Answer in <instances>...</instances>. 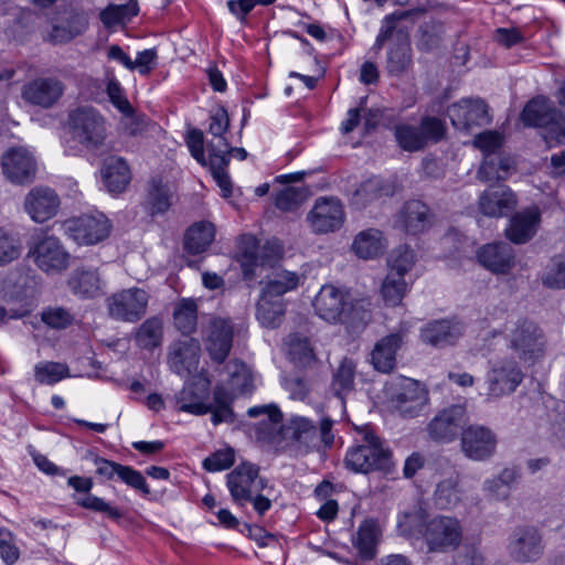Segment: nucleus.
I'll return each instance as SVG.
<instances>
[{"label": "nucleus", "mask_w": 565, "mask_h": 565, "mask_svg": "<svg viewBox=\"0 0 565 565\" xmlns=\"http://www.w3.org/2000/svg\"><path fill=\"white\" fill-rule=\"evenodd\" d=\"M190 392L191 390L186 388L181 393L179 398L180 412L190 413L193 415H204L211 413V419L214 425L234 422V413L231 407L232 397L223 387H216L213 391V403L211 404H205L202 401L188 403V394Z\"/></svg>", "instance_id": "f8f14e48"}, {"label": "nucleus", "mask_w": 565, "mask_h": 565, "mask_svg": "<svg viewBox=\"0 0 565 565\" xmlns=\"http://www.w3.org/2000/svg\"><path fill=\"white\" fill-rule=\"evenodd\" d=\"M1 167L6 178L14 184H26L35 178L36 161L23 147H14L6 151L2 154Z\"/></svg>", "instance_id": "6ab92c4d"}, {"label": "nucleus", "mask_w": 565, "mask_h": 565, "mask_svg": "<svg viewBox=\"0 0 565 565\" xmlns=\"http://www.w3.org/2000/svg\"><path fill=\"white\" fill-rule=\"evenodd\" d=\"M424 539L430 552L455 550L461 543L462 526L456 518L436 516L426 523Z\"/></svg>", "instance_id": "9d476101"}, {"label": "nucleus", "mask_w": 565, "mask_h": 565, "mask_svg": "<svg viewBox=\"0 0 565 565\" xmlns=\"http://www.w3.org/2000/svg\"><path fill=\"white\" fill-rule=\"evenodd\" d=\"M540 221L537 206L525 209L512 216L505 235L512 243L524 244L535 235Z\"/></svg>", "instance_id": "cd10ccee"}, {"label": "nucleus", "mask_w": 565, "mask_h": 565, "mask_svg": "<svg viewBox=\"0 0 565 565\" xmlns=\"http://www.w3.org/2000/svg\"><path fill=\"white\" fill-rule=\"evenodd\" d=\"M486 375L487 395L500 398L515 392L524 374L513 358H499L489 362Z\"/></svg>", "instance_id": "6e6552de"}, {"label": "nucleus", "mask_w": 565, "mask_h": 565, "mask_svg": "<svg viewBox=\"0 0 565 565\" xmlns=\"http://www.w3.org/2000/svg\"><path fill=\"white\" fill-rule=\"evenodd\" d=\"M171 196L168 184L159 178H152L148 183L146 207L151 215L163 214L171 206Z\"/></svg>", "instance_id": "37998d69"}, {"label": "nucleus", "mask_w": 565, "mask_h": 565, "mask_svg": "<svg viewBox=\"0 0 565 565\" xmlns=\"http://www.w3.org/2000/svg\"><path fill=\"white\" fill-rule=\"evenodd\" d=\"M22 252L20 239L0 228V266H4L19 258Z\"/></svg>", "instance_id": "bf43d9fd"}, {"label": "nucleus", "mask_w": 565, "mask_h": 565, "mask_svg": "<svg viewBox=\"0 0 565 565\" xmlns=\"http://www.w3.org/2000/svg\"><path fill=\"white\" fill-rule=\"evenodd\" d=\"M399 221L407 233L416 235L430 227L431 214L425 203L418 200H413L404 204L401 211Z\"/></svg>", "instance_id": "72a5a7b5"}, {"label": "nucleus", "mask_w": 565, "mask_h": 565, "mask_svg": "<svg viewBox=\"0 0 565 565\" xmlns=\"http://www.w3.org/2000/svg\"><path fill=\"white\" fill-rule=\"evenodd\" d=\"M247 414L249 417H264L257 424V438L267 443H275L281 429L282 415L279 408L273 404L254 406L248 408Z\"/></svg>", "instance_id": "2f4dec72"}, {"label": "nucleus", "mask_w": 565, "mask_h": 565, "mask_svg": "<svg viewBox=\"0 0 565 565\" xmlns=\"http://www.w3.org/2000/svg\"><path fill=\"white\" fill-rule=\"evenodd\" d=\"M163 338V322L158 317L145 320L137 329L134 339L141 349L152 350L159 347Z\"/></svg>", "instance_id": "49530a36"}, {"label": "nucleus", "mask_w": 565, "mask_h": 565, "mask_svg": "<svg viewBox=\"0 0 565 565\" xmlns=\"http://www.w3.org/2000/svg\"><path fill=\"white\" fill-rule=\"evenodd\" d=\"M201 355V344L194 338L180 339L169 347L168 363L170 369L185 375L196 371Z\"/></svg>", "instance_id": "4be33fe9"}, {"label": "nucleus", "mask_w": 565, "mask_h": 565, "mask_svg": "<svg viewBox=\"0 0 565 565\" xmlns=\"http://www.w3.org/2000/svg\"><path fill=\"white\" fill-rule=\"evenodd\" d=\"M301 173L284 174L276 178L279 183L288 185L280 190L275 196V205L284 212L296 211L310 195V189L305 184H289L300 181Z\"/></svg>", "instance_id": "bb28decb"}, {"label": "nucleus", "mask_w": 565, "mask_h": 565, "mask_svg": "<svg viewBox=\"0 0 565 565\" xmlns=\"http://www.w3.org/2000/svg\"><path fill=\"white\" fill-rule=\"evenodd\" d=\"M408 15L407 12H394L392 14H387L384 17L381 23V28L379 34L375 39V42L372 46V51L375 54H379L383 49L384 44L391 40L395 34V40L397 39V32L403 31L402 29H397V23L405 19Z\"/></svg>", "instance_id": "4d7b16f0"}, {"label": "nucleus", "mask_w": 565, "mask_h": 565, "mask_svg": "<svg viewBox=\"0 0 565 565\" xmlns=\"http://www.w3.org/2000/svg\"><path fill=\"white\" fill-rule=\"evenodd\" d=\"M318 424H320V439L313 434L315 420L305 416H295L290 419L287 429L299 454L323 451L333 446L334 420L329 415H321L318 418Z\"/></svg>", "instance_id": "20e7f679"}, {"label": "nucleus", "mask_w": 565, "mask_h": 565, "mask_svg": "<svg viewBox=\"0 0 565 565\" xmlns=\"http://www.w3.org/2000/svg\"><path fill=\"white\" fill-rule=\"evenodd\" d=\"M522 121L526 126L548 128V135L544 139L550 142L565 143V121L562 114L545 97L537 96L531 99L521 114Z\"/></svg>", "instance_id": "0eeeda50"}, {"label": "nucleus", "mask_w": 565, "mask_h": 565, "mask_svg": "<svg viewBox=\"0 0 565 565\" xmlns=\"http://www.w3.org/2000/svg\"><path fill=\"white\" fill-rule=\"evenodd\" d=\"M344 466L355 473H388L393 466L392 451L382 438L369 431L347 450Z\"/></svg>", "instance_id": "f257e3e1"}, {"label": "nucleus", "mask_w": 565, "mask_h": 565, "mask_svg": "<svg viewBox=\"0 0 565 565\" xmlns=\"http://www.w3.org/2000/svg\"><path fill=\"white\" fill-rule=\"evenodd\" d=\"M226 483L233 501L238 505L252 501L253 494L265 488L258 467L249 462H243L230 472Z\"/></svg>", "instance_id": "ddd939ff"}, {"label": "nucleus", "mask_w": 565, "mask_h": 565, "mask_svg": "<svg viewBox=\"0 0 565 565\" xmlns=\"http://www.w3.org/2000/svg\"><path fill=\"white\" fill-rule=\"evenodd\" d=\"M381 539V529L375 520H365L358 529L353 545L363 559H373Z\"/></svg>", "instance_id": "ea45409f"}, {"label": "nucleus", "mask_w": 565, "mask_h": 565, "mask_svg": "<svg viewBox=\"0 0 565 565\" xmlns=\"http://www.w3.org/2000/svg\"><path fill=\"white\" fill-rule=\"evenodd\" d=\"M67 484L78 492L87 493L86 497L76 501V503L82 508L95 512H103L113 520H119L122 518V513L117 508L111 507L102 498L89 494V491L93 488V481L90 478L73 476L68 478Z\"/></svg>", "instance_id": "7c9ffc66"}, {"label": "nucleus", "mask_w": 565, "mask_h": 565, "mask_svg": "<svg viewBox=\"0 0 565 565\" xmlns=\"http://www.w3.org/2000/svg\"><path fill=\"white\" fill-rule=\"evenodd\" d=\"M148 294L141 288H128L107 298L109 316L118 321L137 322L147 311Z\"/></svg>", "instance_id": "1a4fd4ad"}, {"label": "nucleus", "mask_w": 565, "mask_h": 565, "mask_svg": "<svg viewBox=\"0 0 565 565\" xmlns=\"http://www.w3.org/2000/svg\"><path fill=\"white\" fill-rule=\"evenodd\" d=\"M104 184L111 193L122 192L130 182L131 175L127 162L120 157H109L102 170Z\"/></svg>", "instance_id": "c9c22d12"}, {"label": "nucleus", "mask_w": 565, "mask_h": 565, "mask_svg": "<svg viewBox=\"0 0 565 565\" xmlns=\"http://www.w3.org/2000/svg\"><path fill=\"white\" fill-rule=\"evenodd\" d=\"M209 167L213 179L220 186L222 191V195L224 198H228L232 195L233 186L231 178L227 173V166L230 163V158L227 157V142H224L223 148L216 149V146L209 145Z\"/></svg>", "instance_id": "f704fd0d"}, {"label": "nucleus", "mask_w": 565, "mask_h": 565, "mask_svg": "<svg viewBox=\"0 0 565 565\" xmlns=\"http://www.w3.org/2000/svg\"><path fill=\"white\" fill-rule=\"evenodd\" d=\"M404 338L403 330L382 338L372 351L374 367L383 373L391 372L396 363V352L401 348Z\"/></svg>", "instance_id": "473e14b6"}, {"label": "nucleus", "mask_w": 565, "mask_h": 565, "mask_svg": "<svg viewBox=\"0 0 565 565\" xmlns=\"http://www.w3.org/2000/svg\"><path fill=\"white\" fill-rule=\"evenodd\" d=\"M509 553L513 559L521 563L539 559L543 553L539 531L531 526L516 529L510 539Z\"/></svg>", "instance_id": "5701e85b"}, {"label": "nucleus", "mask_w": 565, "mask_h": 565, "mask_svg": "<svg viewBox=\"0 0 565 565\" xmlns=\"http://www.w3.org/2000/svg\"><path fill=\"white\" fill-rule=\"evenodd\" d=\"M285 315V303L282 298L262 295L257 302V320L266 328L278 327Z\"/></svg>", "instance_id": "c03bdc74"}, {"label": "nucleus", "mask_w": 565, "mask_h": 565, "mask_svg": "<svg viewBox=\"0 0 565 565\" xmlns=\"http://www.w3.org/2000/svg\"><path fill=\"white\" fill-rule=\"evenodd\" d=\"M234 327L228 318L213 317L205 329V348L211 359L221 364L232 349Z\"/></svg>", "instance_id": "a211bd4d"}, {"label": "nucleus", "mask_w": 565, "mask_h": 565, "mask_svg": "<svg viewBox=\"0 0 565 565\" xmlns=\"http://www.w3.org/2000/svg\"><path fill=\"white\" fill-rule=\"evenodd\" d=\"M67 236L78 245H93L109 235L110 224L105 215H82L64 224Z\"/></svg>", "instance_id": "4468645a"}, {"label": "nucleus", "mask_w": 565, "mask_h": 565, "mask_svg": "<svg viewBox=\"0 0 565 565\" xmlns=\"http://www.w3.org/2000/svg\"><path fill=\"white\" fill-rule=\"evenodd\" d=\"M290 360L299 366H308L315 361L313 349L308 338L298 333L290 334L287 339Z\"/></svg>", "instance_id": "603ef678"}, {"label": "nucleus", "mask_w": 565, "mask_h": 565, "mask_svg": "<svg viewBox=\"0 0 565 565\" xmlns=\"http://www.w3.org/2000/svg\"><path fill=\"white\" fill-rule=\"evenodd\" d=\"M214 226L210 222H198L185 233L184 248L191 254L204 252L214 238Z\"/></svg>", "instance_id": "a18cd8bd"}, {"label": "nucleus", "mask_w": 565, "mask_h": 565, "mask_svg": "<svg viewBox=\"0 0 565 565\" xmlns=\"http://www.w3.org/2000/svg\"><path fill=\"white\" fill-rule=\"evenodd\" d=\"M446 132L444 121L437 117L426 116L418 126L403 122L394 127L397 145L405 151L423 150L428 143H436Z\"/></svg>", "instance_id": "423d86ee"}, {"label": "nucleus", "mask_w": 565, "mask_h": 565, "mask_svg": "<svg viewBox=\"0 0 565 565\" xmlns=\"http://www.w3.org/2000/svg\"><path fill=\"white\" fill-rule=\"evenodd\" d=\"M313 308L321 319L331 323L343 322L355 327L370 320V313L361 302H349L347 294L331 285L320 289Z\"/></svg>", "instance_id": "f03ea898"}, {"label": "nucleus", "mask_w": 565, "mask_h": 565, "mask_svg": "<svg viewBox=\"0 0 565 565\" xmlns=\"http://www.w3.org/2000/svg\"><path fill=\"white\" fill-rule=\"evenodd\" d=\"M29 257L46 274H58L70 265V254L55 236H43L29 249Z\"/></svg>", "instance_id": "9b49d317"}, {"label": "nucleus", "mask_w": 565, "mask_h": 565, "mask_svg": "<svg viewBox=\"0 0 565 565\" xmlns=\"http://www.w3.org/2000/svg\"><path fill=\"white\" fill-rule=\"evenodd\" d=\"M448 116L454 127L460 130H470L491 121L488 106L480 98L461 99L448 108Z\"/></svg>", "instance_id": "aec40b11"}, {"label": "nucleus", "mask_w": 565, "mask_h": 565, "mask_svg": "<svg viewBox=\"0 0 565 565\" xmlns=\"http://www.w3.org/2000/svg\"><path fill=\"white\" fill-rule=\"evenodd\" d=\"M387 264L388 271L398 273L404 277L415 264L414 250L407 245L398 246L392 250Z\"/></svg>", "instance_id": "13d9d810"}, {"label": "nucleus", "mask_w": 565, "mask_h": 565, "mask_svg": "<svg viewBox=\"0 0 565 565\" xmlns=\"http://www.w3.org/2000/svg\"><path fill=\"white\" fill-rule=\"evenodd\" d=\"M64 83L56 77H38L22 88L23 99L41 108L53 107L63 96Z\"/></svg>", "instance_id": "412c9836"}, {"label": "nucleus", "mask_w": 565, "mask_h": 565, "mask_svg": "<svg viewBox=\"0 0 565 565\" xmlns=\"http://www.w3.org/2000/svg\"><path fill=\"white\" fill-rule=\"evenodd\" d=\"M408 286L403 276L395 271H388L381 287V295L387 306L401 305L407 292Z\"/></svg>", "instance_id": "3c124183"}, {"label": "nucleus", "mask_w": 565, "mask_h": 565, "mask_svg": "<svg viewBox=\"0 0 565 565\" xmlns=\"http://www.w3.org/2000/svg\"><path fill=\"white\" fill-rule=\"evenodd\" d=\"M137 0H129L126 4H109L100 14V21L107 28L124 23L138 14Z\"/></svg>", "instance_id": "864d4df0"}, {"label": "nucleus", "mask_w": 565, "mask_h": 565, "mask_svg": "<svg viewBox=\"0 0 565 565\" xmlns=\"http://www.w3.org/2000/svg\"><path fill=\"white\" fill-rule=\"evenodd\" d=\"M67 284L72 292L82 298H94L102 294L99 274L93 268L83 267L73 270Z\"/></svg>", "instance_id": "e433bc0d"}, {"label": "nucleus", "mask_w": 565, "mask_h": 565, "mask_svg": "<svg viewBox=\"0 0 565 565\" xmlns=\"http://www.w3.org/2000/svg\"><path fill=\"white\" fill-rule=\"evenodd\" d=\"M107 96L110 103L121 113L128 114L132 111V106L125 96L124 89L119 82L115 78H111L107 83L106 87Z\"/></svg>", "instance_id": "0e129e2a"}, {"label": "nucleus", "mask_w": 565, "mask_h": 565, "mask_svg": "<svg viewBox=\"0 0 565 565\" xmlns=\"http://www.w3.org/2000/svg\"><path fill=\"white\" fill-rule=\"evenodd\" d=\"M156 49H147L137 53L136 60H132V71H138L140 75H149L157 66Z\"/></svg>", "instance_id": "338daca9"}, {"label": "nucleus", "mask_w": 565, "mask_h": 565, "mask_svg": "<svg viewBox=\"0 0 565 565\" xmlns=\"http://www.w3.org/2000/svg\"><path fill=\"white\" fill-rule=\"evenodd\" d=\"M426 391L416 382L407 381L401 392L395 395L394 402L401 414L415 416L427 403Z\"/></svg>", "instance_id": "4c0bfd02"}, {"label": "nucleus", "mask_w": 565, "mask_h": 565, "mask_svg": "<svg viewBox=\"0 0 565 565\" xmlns=\"http://www.w3.org/2000/svg\"><path fill=\"white\" fill-rule=\"evenodd\" d=\"M234 451L232 449L217 450L203 461V467L211 472L222 471L234 463Z\"/></svg>", "instance_id": "69168bd1"}, {"label": "nucleus", "mask_w": 565, "mask_h": 565, "mask_svg": "<svg viewBox=\"0 0 565 565\" xmlns=\"http://www.w3.org/2000/svg\"><path fill=\"white\" fill-rule=\"evenodd\" d=\"M516 198L504 184L492 185L479 198V211L489 217H503L516 206Z\"/></svg>", "instance_id": "393cba45"}, {"label": "nucleus", "mask_w": 565, "mask_h": 565, "mask_svg": "<svg viewBox=\"0 0 565 565\" xmlns=\"http://www.w3.org/2000/svg\"><path fill=\"white\" fill-rule=\"evenodd\" d=\"M412 64L411 42L404 31H398L397 39L387 49L385 71L392 77H401Z\"/></svg>", "instance_id": "c85d7f7f"}, {"label": "nucleus", "mask_w": 565, "mask_h": 565, "mask_svg": "<svg viewBox=\"0 0 565 565\" xmlns=\"http://www.w3.org/2000/svg\"><path fill=\"white\" fill-rule=\"evenodd\" d=\"M504 337L509 348L523 362H535L545 353V334L535 322L529 319L521 318L507 324Z\"/></svg>", "instance_id": "7ed1b4c3"}, {"label": "nucleus", "mask_w": 565, "mask_h": 565, "mask_svg": "<svg viewBox=\"0 0 565 565\" xmlns=\"http://www.w3.org/2000/svg\"><path fill=\"white\" fill-rule=\"evenodd\" d=\"M520 477L518 468L507 467L498 476L486 479L482 490L490 500L504 501L510 497L511 488Z\"/></svg>", "instance_id": "58836bf2"}, {"label": "nucleus", "mask_w": 565, "mask_h": 565, "mask_svg": "<svg viewBox=\"0 0 565 565\" xmlns=\"http://www.w3.org/2000/svg\"><path fill=\"white\" fill-rule=\"evenodd\" d=\"M345 218L342 203L337 198H319L307 215L312 231L318 234L339 230Z\"/></svg>", "instance_id": "f3484780"}, {"label": "nucleus", "mask_w": 565, "mask_h": 565, "mask_svg": "<svg viewBox=\"0 0 565 565\" xmlns=\"http://www.w3.org/2000/svg\"><path fill=\"white\" fill-rule=\"evenodd\" d=\"M175 328L183 334L190 335L196 330L198 306L192 299L181 300L173 312Z\"/></svg>", "instance_id": "8fccbe9b"}, {"label": "nucleus", "mask_w": 565, "mask_h": 565, "mask_svg": "<svg viewBox=\"0 0 565 565\" xmlns=\"http://www.w3.org/2000/svg\"><path fill=\"white\" fill-rule=\"evenodd\" d=\"M60 198L47 186L33 188L24 199V209L36 223H43L54 217L60 207Z\"/></svg>", "instance_id": "b1692460"}, {"label": "nucleus", "mask_w": 565, "mask_h": 565, "mask_svg": "<svg viewBox=\"0 0 565 565\" xmlns=\"http://www.w3.org/2000/svg\"><path fill=\"white\" fill-rule=\"evenodd\" d=\"M67 124L72 138L87 150L102 147L107 129L104 116L94 107L79 106L70 111Z\"/></svg>", "instance_id": "39448f33"}, {"label": "nucleus", "mask_w": 565, "mask_h": 565, "mask_svg": "<svg viewBox=\"0 0 565 565\" xmlns=\"http://www.w3.org/2000/svg\"><path fill=\"white\" fill-rule=\"evenodd\" d=\"M463 490L460 487L458 475L451 476L437 483L434 492L436 507L443 510L456 508L462 500Z\"/></svg>", "instance_id": "a19ab883"}, {"label": "nucleus", "mask_w": 565, "mask_h": 565, "mask_svg": "<svg viewBox=\"0 0 565 565\" xmlns=\"http://www.w3.org/2000/svg\"><path fill=\"white\" fill-rule=\"evenodd\" d=\"M388 189L384 186L380 178H371L360 184L354 191L352 202L358 207H363L367 203L379 199L382 195H387Z\"/></svg>", "instance_id": "5fc2aeb1"}, {"label": "nucleus", "mask_w": 565, "mask_h": 565, "mask_svg": "<svg viewBox=\"0 0 565 565\" xmlns=\"http://www.w3.org/2000/svg\"><path fill=\"white\" fill-rule=\"evenodd\" d=\"M352 248L361 258L370 259L376 257L384 249L382 233L374 228L359 233L354 238Z\"/></svg>", "instance_id": "de8ad7c7"}, {"label": "nucleus", "mask_w": 565, "mask_h": 565, "mask_svg": "<svg viewBox=\"0 0 565 565\" xmlns=\"http://www.w3.org/2000/svg\"><path fill=\"white\" fill-rule=\"evenodd\" d=\"M463 333L461 323L452 320H436L422 329L423 342L434 347L454 344Z\"/></svg>", "instance_id": "c756f323"}, {"label": "nucleus", "mask_w": 565, "mask_h": 565, "mask_svg": "<svg viewBox=\"0 0 565 565\" xmlns=\"http://www.w3.org/2000/svg\"><path fill=\"white\" fill-rule=\"evenodd\" d=\"M230 126V118L227 111L224 108H218L210 117L209 131L217 138V142H210L209 145L216 146V149L223 148L224 142H227L223 135L226 132Z\"/></svg>", "instance_id": "680f3d73"}, {"label": "nucleus", "mask_w": 565, "mask_h": 565, "mask_svg": "<svg viewBox=\"0 0 565 565\" xmlns=\"http://www.w3.org/2000/svg\"><path fill=\"white\" fill-rule=\"evenodd\" d=\"M300 276L294 271L276 270L266 282L262 295L281 298L284 294L298 287Z\"/></svg>", "instance_id": "09e8293b"}, {"label": "nucleus", "mask_w": 565, "mask_h": 565, "mask_svg": "<svg viewBox=\"0 0 565 565\" xmlns=\"http://www.w3.org/2000/svg\"><path fill=\"white\" fill-rule=\"evenodd\" d=\"M42 321L53 329H64L73 322L71 312L62 307H49L41 313Z\"/></svg>", "instance_id": "e2e57ef3"}, {"label": "nucleus", "mask_w": 565, "mask_h": 565, "mask_svg": "<svg viewBox=\"0 0 565 565\" xmlns=\"http://www.w3.org/2000/svg\"><path fill=\"white\" fill-rule=\"evenodd\" d=\"M501 135L492 130L481 132L473 139L475 147L483 151L486 156H491L494 153V151L501 147Z\"/></svg>", "instance_id": "774afa93"}, {"label": "nucleus", "mask_w": 565, "mask_h": 565, "mask_svg": "<svg viewBox=\"0 0 565 565\" xmlns=\"http://www.w3.org/2000/svg\"><path fill=\"white\" fill-rule=\"evenodd\" d=\"M68 376L70 370L64 363L44 361L34 366V377L40 384L52 385Z\"/></svg>", "instance_id": "6e6d98bb"}, {"label": "nucleus", "mask_w": 565, "mask_h": 565, "mask_svg": "<svg viewBox=\"0 0 565 565\" xmlns=\"http://www.w3.org/2000/svg\"><path fill=\"white\" fill-rule=\"evenodd\" d=\"M355 375L356 363L349 358H344L332 374L331 388L342 403L345 395L354 390Z\"/></svg>", "instance_id": "79ce46f5"}, {"label": "nucleus", "mask_w": 565, "mask_h": 565, "mask_svg": "<svg viewBox=\"0 0 565 565\" xmlns=\"http://www.w3.org/2000/svg\"><path fill=\"white\" fill-rule=\"evenodd\" d=\"M497 444V435L486 426L470 425L461 431V451L471 460H488L495 454Z\"/></svg>", "instance_id": "dca6fc26"}, {"label": "nucleus", "mask_w": 565, "mask_h": 565, "mask_svg": "<svg viewBox=\"0 0 565 565\" xmlns=\"http://www.w3.org/2000/svg\"><path fill=\"white\" fill-rule=\"evenodd\" d=\"M480 264L494 274L509 273L515 263L513 247L509 243H492L482 246L477 253Z\"/></svg>", "instance_id": "a878e982"}, {"label": "nucleus", "mask_w": 565, "mask_h": 565, "mask_svg": "<svg viewBox=\"0 0 565 565\" xmlns=\"http://www.w3.org/2000/svg\"><path fill=\"white\" fill-rule=\"evenodd\" d=\"M543 284L548 288H565V256H557L552 259L543 276Z\"/></svg>", "instance_id": "052dcab7"}, {"label": "nucleus", "mask_w": 565, "mask_h": 565, "mask_svg": "<svg viewBox=\"0 0 565 565\" xmlns=\"http://www.w3.org/2000/svg\"><path fill=\"white\" fill-rule=\"evenodd\" d=\"M468 420L466 405L455 404L440 411L430 420L427 430L431 439L449 443L455 440Z\"/></svg>", "instance_id": "2eb2a0df"}]
</instances>
